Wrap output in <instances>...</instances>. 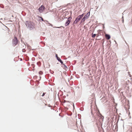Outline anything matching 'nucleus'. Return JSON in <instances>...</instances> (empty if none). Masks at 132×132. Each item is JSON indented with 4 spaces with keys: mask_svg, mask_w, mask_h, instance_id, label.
I'll list each match as a JSON object with an SVG mask.
<instances>
[{
    "mask_svg": "<svg viewBox=\"0 0 132 132\" xmlns=\"http://www.w3.org/2000/svg\"><path fill=\"white\" fill-rule=\"evenodd\" d=\"M84 14H83L81 15H80L78 16L74 21V23L76 24L78 22L80 21V19L83 16Z\"/></svg>",
    "mask_w": 132,
    "mask_h": 132,
    "instance_id": "f257e3e1",
    "label": "nucleus"
},
{
    "mask_svg": "<svg viewBox=\"0 0 132 132\" xmlns=\"http://www.w3.org/2000/svg\"><path fill=\"white\" fill-rule=\"evenodd\" d=\"M45 7L44 6L42 5L39 8L38 10L39 12L41 13L43 11Z\"/></svg>",
    "mask_w": 132,
    "mask_h": 132,
    "instance_id": "f03ea898",
    "label": "nucleus"
},
{
    "mask_svg": "<svg viewBox=\"0 0 132 132\" xmlns=\"http://www.w3.org/2000/svg\"><path fill=\"white\" fill-rule=\"evenodd\" d=\"M26 25L29 28H31L32 27V24L31 22L30 21H27Z\"/></svg>",
    "mask_w": 132,
    "mask_h": 132,
    "instance_id": "7ed1b4c3",
    "label": "nucleus"
},
{
    "mask_svg": "<svg viewBox=\"0 0 132 132\" xmlns=\"http://www.w3.org/2000/svg\"><path fill=\"white\" fill-rule=\"evenodd\" d=\"M70 18L69 17L67 21L65 22V26H67L68 25L70 22Z\"/></svg>",
    "mask_w": 132,
    "mask_h": 132,
    "instance_id": "20e7f679",
    "label": "nucleus"
},
{
    "mask_svg": "<svg viewBox=\"0 0 132 132\" xmlns=\"http://www.w3.org/2000/svg\"><path fill=\"white\" fill-rule=\"evenodd\" d=\"M18 43V40L17 39L15 38V39H13V43L15 45H16Z\"/></svg>",
    "mask_w": 132,
    "mask_h": 132,
    "instance_id": "39448f33",
    "label": "nucleus"
},
{
    "mask_svg": "<svg viewBox=\"0 0 132 132\" xmlns=\"http://www.w3.org/2000/svg\"><path fill=\"white\" fill-rule=\"evenodd\" d=\"M105 36L106 38L108 40L110 38V36L109 35L105 34Z\"/></svg>",
    "mask_w": 132,
    "mask_h": 132,
    "instance_id": "423d86ee",
    "label": "nucleus"
},
{
    "mask_svg": "<svg viewBox=\"0 0 132 132\" xmlns=\"http://www.w3.org/2000/svg\"><path fill=\"white\" fill-rule=\"evenodd\" d=\"M57 60L59 61L62 64L63 63V62L61 60L60 58H58Z\"/></svg>",
    "mask_w": 132,
    "mask_h": 132,
    "instance_id": "0eeeda50",
    "label": "nucleus"
},
{
    "mask_svg": "<svg viewBox=\"0 0 132 132\" xmlns=\"http://www.w3.org/2000/svg\"><path fill=\"white\" fill-rule=\"evenodd\" d=\"M100 118L101 120L102 121H103L104 119V117L102 116V115L100 117Z\"/></svg>",
    "mask_w": 132,
    "mask_h": 132,
    "instance_id": "6e6552de",
    "label": "nucleus"
},
{
    "mask_svg": "<svg viewBox=\"0 0 132 132\" xmlns=\"http://www.w3.org/2000/svg\"><path fill=\"white\" fill-rule=\"evenodd\" d=\"M89 16H87V15H86L84 16V18L86 19H87L89 18Z\"/></svg>",
    "mask_w": 132,
    "mask_h": 132,
    "instance_id": "1a4fd4ad",
    "label": "nucleus"
},
{
    "mask_svg": "<svg viewBox=\"0 0 132 132\" xmlns=\"http://www.w3.org/2000/svg\"><path fill=\"white\" fill-rule=\"evenodd\" d=\"M96 34H94L93 35H92V37L93 38H94L96 36Z\"/></svg>",
    "mask_w": 132,
    "mask_h": 132,
    "instance_id": "9d476101",
    "label": "nucleus"
},
{
    "mask_svg": "<svg viewBox=\"0 0 132 132\" xmlns=\"http://www.w3.org/2000/svg\"><path fill=\"white\" fill-rule=\"evenodd\" d=\"M86 15H87V16H89L90 15V12H88Z\"/></svg>",
    "mask_w": 132,
    "mask_h": 132,
    "instance_id": "9b49d317",
    "label": "nucleus"
},
{
    "mask_svg": "<svg viewBox=\"0 0 132 132\" xmlns=\"http://www.w3.org/2000/svg\"><path fill=\"white\" fill-rule=\"evenodd\" d=\"M39 73L40 75H42L43 74V72L42 71H40L39 72Z\"/></svg>",
    "mask_w": 132,
    "mask_h": 132,
    "instance_id": "f8f14e48",
    "label": "nucleus"
},
{
    "mask_svg": "<svg viewBox=\"0 0 132 132\" xmlns=\"http://www.w3.org/2000/svg\"><path fill=\"white\" fill-rule=\"evenodd\" d=\"M85 19H85V18H84V17L83 18V19H82V20L81 21H83V22L84 21H85Z\"/></svg>",
    "mask_w": 132,
    "mask_h": 132,
    "instance_id": "ddd939ff",
    "label": "nucleus"
},
{
    "mask_svg": "<svg viewBox=\"0 0 132 132\" xmlns=\"http://www.w3.org/2000/svg\"><path fill=\"white\" fill-rule=\"evenodd\" d=\"M113 56H114V57H116V58L117 57V56L115 54L113 55Z\"/></svg>",
    "mask_w": 132,
    "mask_h": 132,
    "instance_id": "4468645a",
    "label": "nucleus"
},
{
    "mask_svg": "<svg viewBox=\"0 0 132 132\" xmlns=\"http://www.w3.org/2000/svg\"><path fill=\"white\" fill-rule=\"evenodd\" d=\"M39 18H41V20L42 21H44V20L41 17H39Z\"/></svg>",
    "mask_w": 132,
    "mask_h": 132,
    "instance_id": "2eb2a0df",
    "label": "nucleus"
},
{
    "mask_svg": "<svg viewBox=\"0 0 132 132\" xmlns=\"http://www.w3.org/2000/svg\"><path fill=\"white\" fill-rule=\"evenodd\" d=\"M56 57L57 59L58 58H59L58 57V56H57V54H56Z\"/></svg>",
    "mask_w": 132,
    "mask_h": 132,
    "instance_id": "dca6fc26",
    "label": "nucleus"
},
{
    "mask_svg": "<svg viewBox=\"0 0 132 132\" xmlns=\"http://www.w3.org/2000/svg\"><path fill=\"white\" fill-rule=\"evenodd\" d=\"M45 93H43V94H42V96H44V95H45Z\"/></svg>",
    "mask_w": 132,
    "mask_h": 132,
    "instance_id": "f3484780",
    "label": "nucleus"
},
{
    "mask_svg": "<svg viewBox=\"0 0 132 132\" xmlns=\"http://www.w3.org/2000/svg\"><path fill=\"white\" fill-rule=\"evenodd\" d=\"M96 35H97V37H98L99 36L98 34H97Z\"/></svg>",
    "mask_w": 132,
    "mask_h": 132,
    "instance_id": "a211bd4d",
    "label": "nucleus"
},
{
    "mask_svg": "<svg viewBox=\"0 0 132 132\" xmlns=\"http://www.w3.org/2000/svg\"><path fill=\"white\" fill-rule=\"evenodd\" d=\"M101 31L100 30H99L98 31Z\"/></svg>",
    "mask_w": 132,
    "mask_h": 132,
    "instance_id": "6ab92c4d",
    "label": "nucleus"
},
{
    "mask_svg": "<svg viewBox=\"0 0 132 132\" xmlns=\"http://www.w3.org/2000/svg\"><path fill=\"white\" fill-rule=\"evenodd\" d=\"M60 27H57V28H60Z\"/></svg>",
    "mask_w": 132,
    "mask_h": 132,
    "instance_id": "aec40b11",
    "label": "nucleus"
},
{
    "mask_svg": "<svg viewBox=\"0 0 132 132\" xmlns=\"http://www.w3.org/2000/svg\"><path fill=\"white\" fill-rule=\"evenodd\" d=\"M128 52L129 51H128Z\"/></svg>",
    "mask_w": 132,
    "mask_h": 132,
    "instance_id": "412c9836",
    "label": "nucleus"
}]
</instances>
